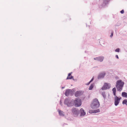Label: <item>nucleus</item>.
Here are the masks:
<instances>
[{"instance_id":"obj_1","label":"nucleus","mask_w":127,"mask_h":127,"mask_svg":"<svg viewBox=\"0 0 127 127\" xmlns=\"http://www.w3.org/2000/svg\"><path fill=\"white\" fill-rule=\"evenodd\" d=\"M124 84V82H122L121 80L117 81L116 85L117 91L120 92L123 89Z\"/></svg>"},{"instance_id":"obj_2","label":"nucleus","mask_w":127,"mask_h":127,"mask_svg":"<svg viewBox=\"0 0 127 127\" xmlns=\"http://www.w3.org/2000/svg\"><path fill=\"white\" fill-rule=\"evenodd\" d=\"M112 91L113 92V94L114 97V104L115 106L117 105L119 103L120 100L121 99V97L118 98L116 95V89L115 88H113Z\"/></svg>"},{"instance_id":"obj_3","label":"nucleus","mask_w":127,"mask_h":127,"mask_svg":"<svg viewBox=\"0 0 127 127\" xmlns=\"http://www.w3.org/2000/svg\"><path fill=\"white\" fill-rule=\"evenodd\" d=\"M100 106V104L98 99L96 98L94 99L91 104V107L93 109H95L98 108Z\"/></svg>"},{"instance_id":"obj_4","label":"nucleus","mask_w":127,"mask_h":127,"mask_svg":"<svg viewBox=\"0 0 127 127\" xmlns=\"http://www.w3.org/2000/svg\"><path fill=\"white\" fill-rule=\"evenodd\" d=\"M74 104L75 107H78L81 106L82 102L81 100L79 98H76L73 102Z\"/></svg>"},{"instance_id":"obj_5","label":"nucleus","mask_w":127,"mask_h":127,"mask_svg":"<svg viewBox=\"0 0 127 127\" xmlns=\"http://www.w3.org/2000/svg\"><path fill=\"white\" fill-rule=\"evenodd\" d=\"M110 85L109 84L105 83L102 87V89L103 90H106L110 88Z\"/></svg>"},{"instance_id":"obj_6","label":"nucleus","mask_w":127,"mask_h":127,"mask_svg":"<svg viewBox=\"0 0 127 127\" xmlns=\"http://www.w3.org/2000/svg\"><path fill=\"white\" fill-rule=\"evenodd\" d=\"M72 112L74 114L76 115H77L79 113L78 110L74 108L72 109Z\"/></svg>"},{"instance_id":"obj_7","label":"nucleus","mask_w":127,"mask_h":127,"mask_svg":"<svg viewBox=\"0 0 127 127\" xmlns=\"http://www.w3.org/2000/svg\"><path fill=\"white\" fill-rule=\"evenodd\" d=\"M68 102V100L67 99H66L64 101L65 104H66L68 106H73V104L71 102H68Z\"/></svg>"},{"instance_id":"obj_8","label":"nucleus","mask_w":127,"mask_h":127,"mask_svg":"<svg viewBox=\"0 0 127 127\" xmlns=\"http://www.w3.org/2000/svg\"><path fill=\"white\" fill-rule=\"evenodd\" d=\"M82 92L80 91H78L76 92L75 93V96L76 97H78L81 95L82 94Z\"/></svg>"},{"instance_id":"obj_9","label":"nucleus","mask_w":127,"mask_h":127,"mask_svg":"<svg viewBox=\"0 0 127 127\" xmlns=\"http://www.w3.org/2000/svg\"><path fill=\"white\" fill-rule=\"evenodd\" d=\"M100 111L98 109L97 110H90L89 111V112L90 113H96L97 112H99Z\"/></svg>"},{"instance_id":"obj_10","label":"nucleus","mask_w":127,"mask_h":127,"mask_svg":"<svg viewBox=\"0 0 127 127\" xmlns=\"http://www.w3.org/2000/svg\"><path fill=\"white\" fill-rule=\"evenodd\" d=\"M71 91L70 89H67L66 90L65 94L66 96H68L71 93Z\"/></svg>"},{"instance_id":"obj_11","label":"nucleus","mask_w":127,"mask_h":127,"mask_svg":"<svg viewBox=\"0 0 127 127\" xmlns=\"http://www.w3.org/2000/svg\"><path fill=\"white\" fill-rule=\"evenodd\" d=\"M72 73H70L68 74V76L66 78V79H71L73 78V77L71 75Z\"/></svg>"},{"instance_id":"obj_12","label":"nucleus","mask_w":127,"mask_h":127,"mask_svg":"<svg viewBox=\"0 0 127 127\" xmlns=\"http://www.w3.org/2000/svg\"><path fill=\"white\" fill-rule=\"evenodd\" d=\"M80 111L81 113V116H84L86 114V113L84 110L82 108L80 109Z\"/></svg>"},{"instance_id":"obj_13","label":"nucleus","mask_w":127,"mask_h":127,"mask_svg":"<svg viewBox=\"0 0 127 127\" xmlns=\"http://www.w3.org/2000/svg\"><path fill=\"white\" fill-rule=\"evenodd\" d=\"M122 96L124 97L127 98V93L125 92H123L122 94Z\"/></svg>"},{"instance_id":"obj_14","label":"nucleus","mask_w":127,"mask_h":127,"mask_svg":"<svg viewBox=\"0 0 127 127\" xmlns=\"http://www.w3.org/2000/svg\"><path fill=\"white\" fill-rule=\"evenodd\" d=\"M103 59L104 58L103 57H99L98 61L101 62L103 61Z\"/></svg>"},{"instance_id":"obj_15","label":"nucleus","mask_w":127,"mask_h":127,"mask_svg":"<svg viewBox=\"0 0 127 127\" xmlns=\"http://www.w3.org/2000/svg\"><path fill=\"white\" fill-rule=\"evenodd\" d=\"M122 103L123 104H126L127 105V99L124 100L123 101Z\"/></svg>"},{"instance_id":"obj_16","label":"nucleus","mask_w":127,"mask_h":127,"mask_svg":"<svg viewBox=\"0 0 127 127\" xmlns=\"http://www.w3.org/2000/svg\"><path fill=\"white\" fill-rule=\"evenodd\" d=\"M94 86V85L93 84H92L89 87V90H91L92 89L93 87Z\"/></svg>"},{"instance_id":"obj_17","label":"nucleus","mask_w":127,"mask_h":127,"mask_svg":"<svg viewBox=\"0 0 127 127\" xmlns=\"http://www.w3.org/2000/svg\"><path fill=\"white\" fill-rule=\"evenodd\" d=\"M59 114L60 115H63V112L61 110H59Z\"/></svg>"},{"instance_id":"obj_18","label":"nucleus","mask_w":127,"mask_h":127,"mask_svg":"<svg viewBox=\"0 0 127 127\" xmlns=\"http://www.w3.org/2000/svg\"><path fill=\"white\" fill-rule=\"evenodd\" d=\"M109 0H103V2L105 4H106L109 1Z\"/></svg>"},{"instance_id":"obj_19","label":"nucleus","mask_w":127,"mask_h":127,"mask_svg":"<svg viewBox=\"0 0 127 127\" xmlns=\"http://www.w3.org/2000/svg\"><path fill=\"white\" fill-rule=\"evenodd\" d=\"M102 95L103 96L104 98H105L106 97V95L105 93L104 92H102Z\"/></svg>"},{"instance_id":"obj_20","label":"nucleus","mask_w":127,"mask_h":127,"mask_svg":"<svg viewBox=\"0 0 127 127\" xmlns=\"http://www.w3.org/2000/svg\"><path fill=\"white\" fill-rule=\"evenodd\" d=\"M119 48H117V49H116L115 50V51L116 52H119Z\"/></svg>"},{"instance_id":"obj_21","label":"nucleus","mask_w":127,"mask_h":127,"mask_svg":"<svg viewBox=\"0 0 127 127\" xmlns=\"http://www.w3.org/2000/svg\"><path fill=\"white\" fill-rule=\"evenodd\" d=\"M98 57H96L94 58V59L95 60H96L98 61Z\"/></svg>"},{"instance_id":"obj_22","label":"nucleus","mask_w":127,"mask_h":127,"mask_svg":"<svg viewBox=\"0 0 127 127\" xmlns=\"http://www.w3.org/2000/svg\"><path fill=\"white\" fill-rule=\"evenodd\" d=\"M120 12L122 14H123L124 13V10H122L120 11Z\"/></svg>"},{"instance_id":"obj_23","label":"nucleus","mask_w":127,"mask_h":127,"mask_svg":"<svg viewBox=\"0 0 127 127\" xmlns=\"http://www.w3.org/2000/svg\"><path fill=\"white\" fill-rule=\"evenodd\" d=\"M113 32H112L111 33V34L110 36V37H112L113 36Z\"/></svg>"},{"instance_id":"obj_24","label":"nucleus","mask_w":127,"mask_h":127,"mask_svg":"<svg viewBox=\"0 0 127 127\" xmlns=\"http://www.w3.org/2000/svg\"><path fill=\"white\" fill-rule=\"evenodd\" d=\"M94 77H93V78H92V79L91 80V81H90V82L91 83V82H92L93 80H94Z\"/></svg>"},{"instance_id":"obj_25","label":"nucleus","mask_w":127,"mask_h":127,"mask_svg":"<svg viewBox=\"0 0 127 127\" xmlns=\"http://www.w3.org/2000/svg\"><path fill=\"white\" fill-rule=\"evenodd\" d=\"M116 57L117 58V59L119 58L118 56L117 55H116Z\"/></svg>"},{"instance_id":"obj_26","label":"nucleus","mask_w":127,"mask_h":127,"mask_svg":"<svg viewBox=\"0 0 127 127\" xmlns=\"http://www.w3.org/2000/svg\"><path fill=\"white\" fill-rule=\"evenodd\" d=\"M90 82H89V83H87L86 84L87 85H88L90 84Z\"/></svg>"},{"instance_id":"obj_27","label":"nucleus","mask_w":127,"mask_h":127,"mask_svg":"<svg viewBox=\"0 0 127 127\" xmlns=\"http://www.w3.org/2000/svg\"><path fill=\"white\" fill-rule=\"evenodd\" d=\"M105 74L104 73V76L105 75Z\"/></svg>"},{"instance_id":"obj_28","label":"nucleus","mask_w":127,"mask_h":127,"mask_svg":"<svg viewBox=\"0 0 127 127\" xmlns=\"http://www.w3.org/2000/svg\"><path fill=\"white\" fill-rule=\"evenodd\" d=\"M62 88H64V87H62Z\"/></svg>"}]
</instances>
